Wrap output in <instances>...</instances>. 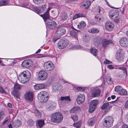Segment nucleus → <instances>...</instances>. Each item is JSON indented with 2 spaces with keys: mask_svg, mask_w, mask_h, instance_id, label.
I'll use <instances>...</instances> for the list:
<instances>
[{
  "mask_svg": "<svg viewBox=\"0 0 128 128\" xmlns=\"http://www.w3.org/2000/svg\"><path fill=\"white\" fill-rule=\"evenodd\" d=\"M31 77L30 72L27 70L21 72L18 77L19 80L22 83H26L28 81Z\"/></svg>",
  "mask_w": 128,
  "mask_h": 128,
  "instance_id": "obj_1",
  "label": "nucleus"
},
{
  "mask_svg": "<svg viewBox=\"0 0 128 128\" xmlns=\"http://www.w3.org/2000/svg\"><path fill=\"white\" fill-rule=\"evenodd\" d=\"M63 119V116L60 112H56L53 114L51 117V121L54 122L57 124L61 122Z\"/></svg>",
  "mask_w": 128,
  "mask_h": 128,
  "instance_id": "obj_2",
  "label": "nucleus"
},
{
  "mask_svg": "<svg viewBox=\"0 0 128 128\" xmlns=\"http://www.w3.org/2000/svg\"><path fill=\"white\" fill-rule=\"evenodd\" d=\"M49 98L48 94L44 91H41L38 94V98L40 102L42 103L46 102Z\"/></svg>",
  "mask_w": 128,
  "mask_h": 128,
  "instance_id": "obj_3",
  "label": "nucleus"
},
{
  "mask_svg": "<svg viewBox=\"0 0 128 128\" xmlns=\"http://www.w3.org/2000/svg\"><path fill=\"white\" fill-rule=\"evenodd\" d=\"M114 120L112 117L109 116H106L104 119L103 125L106 127L109 128L112 126Z\"/></svg>",
  "mask_w": 128,
  "mask_h": 128,
  "instance_id": "obj_4",
  "label": "nucleus"
},
{
  "mask_svg": "<svg viewBox=\"0 0 128 128\" xmlns=\"http://www.w3.org/2000/svg\"><path fill=\"white\" fill-rule=\"evenodd\" d=\"M66 30L63 27L61 26H59L57 28L56 35L58 38H60L61 36L66 34Z\"/></svg>",
  "mask_w": 128,
  "mask_h": 128,
  "instance_id": "obj_5",
  "label": "nucleus"
},
{
  "mask_svg": "<svg viewBox=\"0 0 128 128\" xmlns=\"http://www.w3.org/2000/svg\"><path fill=\"white\" fill-rule=\"evenodd\" d=\"M68 40L66 38H63L60 40L58 43V48L62 49L66 48L68 44Z\"/></svg>",
  "mask_w": 128,
  "mask_h": 128,
  "instance_id": "obj_6",
  "label": "nucleus"
},
{
  "mask_svg": "<svg viewBox=\"0 0 128 128\" xmlns=\"http://www.w3.org/2000/svg\"><path fill=\"white\" fill-rule=\"evenodd\" d=\"M44 70L48 71L52 70L54 67V64L49 62H46L44 64Z\"/></svg>",
  "mask_w": 128,
  "mask_h": 128,
  "instance_id": "obj_7",
  "label": "nucleus"
},
{
  "mask_svg": "<svg viewBox=\"0 0 128 128\" xmlns=\"http://www.w3.org/2000/svg\"><path fill=\"white\" fill-rule=\"evenodd\" d=\"M102 40L103 38L99 36L96 37L93 40L94 46L97 47L99 46L101 44Z\"/></svg>",
  "mask_w": 128,
  "mask_h": 128,
  "instance_id": "obj_8",
  "label": "nucleus"
},
{
  "mask_svg": "<svg viewBox=\"0 0 128 128\" xmlns=\"http://www.w3.org/2000/svg\"><path fill=\"white\" fill-rule=\"evenodd\" d=\"M56 103L53 101H49L46 105L47 109L50 111L54 110L56 108Z\"/></svg>",
  "mask_w": 128,
  "mask_h": 128,
  "instance_id": "obj_9",
  "label": "nucleus"
},
{
  "mask_svg": "<svg viewBox=\"0 0 128 128\" xmlns=\"http://www.w3.org/2000/svg\"><path fill=\"white\" fill-rule=\"evenodd\" d=\"M32 64V62L31 60L28 59L24 60L21 64L22 66L25 68H28Z\"/></svg>",
  "mask_w": 128,
  "mask_h": 128,
  "instance_id": "obj_10",
  "label": "nucleus"
},
{
  "mask_svg": "<svg viewBox=\"0 0 128 128\" xmlns=\"http://www.w3.org/2000/svg\"><path fill=\"white\" fill-rule=\"evenodd\" d=\"M124 52L122 50H120L117 52L116 54V58L118 60L120 61L123 60Z\"/></svg>",
  "mask_w": 128,
  "mask_h": 128,
  "instance_id": "obj_11",
  "label": "nucleus"
},
{
  "mask_svg": "<svg viewBox=\"0 0 128 128\" xmlns=\"http://www.w3.org/2000/svg\"><path fill=\"white\" fill-rule=\"evenodd\" d=\"M47 73L44 70H41L38 73L39 77L42 80H45L47 78Z\"/></svg>",
  "mask_w": 128,
  "mask_h": 128,
  "instance_id": "obj_12",
  "label": "nucleus"
},
{
  "mask_svg": "<svg viewBox=\"0 0 128 128\" xmlns=\"http://www.w3.org/2000/svg\"><path fill=\"white\" fill-rule=\"evenodd\" d=\"M62 86V85L59 83H55L52 87V91L55 92L61 90Z\"/></svg>",
  "mask_w": 128,
  "mask_h": 128,
  "instance_id": "obj_13",
  "label": "nucleus"
},
{
  "mask_svg": "<svg viewBox=\"0 0 128 128\" xmlns=\"http://www.w3.org/2000/svg\"><path fill=\"white\" fill-rule=\"evenodd\" d=\"M24 97L26 101H32L33 100V93L30 92H26L24 94Z\"/></svg>",
  "mask_w": 128,
  "mask_h": 128,
  "instance_id": "obj_14",
  "label": "nucleus"
},
{
  "mask_svg": "<svg viewBox=\"0 0 128 128\" xmlns=\"http://www.w3.org/2000/svg\"><path fill=\"white\" fill-rule=\"evenodd\" d=\"M112 42L111 40H108L105 38L103 39L101 44L104 48H105L109 45L112 44Z\"/></svg>",
  "mask_w": 128,
  "mask_h": 128,
  "instance_id": "obj_15",
  "label": "nucleus"
},
{
  "mask_svg": "<svg viewBox=\"0 0 128 128\" xmlns=\"http://www.w3.org/2000/svg\"><path fill=\"white\" fill-rule=\"evenodd\" d=\"M56 23L52 20H50L48 21L46 25L50 29L54 28L56 26Z\"/></svg>",
  "mask_w": 128,
  "mask_h": 128,
  "instance_id": "obj_16",
  "label": "nucleus"
},
{
  "mask_svg": "<svg viewBox=\"0 0 128 128\" xmlns=\"http://www.w3.org/2000/svg\"><path fill=\"white\" fill-rule=\"evenodd\" d=\"M119 12L117 10H112L110 11L109 14L111 18L114 17H118L119 15Z\"/></svg>",
  "mask_w": 128,
  "mask_h": 128,
  "instance_id": "obj_17",
  "label": "nucleus"
},
{
  "mask_svg": "<svg viewBox=\"0 0 128 128\" xmlns=\"http://www.w3.org/2000/svg\"><path fill=\"white\" fill-rule=\"evenodd\" d=\"M114 24L113 23L109 22H107L105 24V27L106 30L109 31H111L113 28Z\"/></svg>",
  "mask_w": 128,
  "mask_h": 128,
  "instance_id": "obj_18",
  "label": "nucleus"
},
{
  "mask_svg": "<svg viewBox=\"0 0 128 128\" xmlns=\"http://www.w3.org/2000/svg\"><path fill=\"white\" fill-rule=\"evenodd\" d=\"M85 99V96L84 94H80L78 95L76 98V102L78 104H80L84 101Z\"/></svg>",
  "mask_w": 128,
  "mask_h": 128,
  "instance_id": "obj_19",
  "label": "nucleus"
},
{
  "mask_svg": "<svg viewBox=\"0 0 128 128\" xmlns=\"http://www.w3.org/2000/svg\"><path fill=\"white\" fill-rule=\"evenodd\" d=\"M51 8V7H49L44 14L40 15V16L43 18L44 21L49 18L50 16L49 12Z\"/></svg>",
  "mask_w": 128,
  "mask_h": 128,
  "instance_id": "obj_20",
  "label": "nucleus"
},
{
  "mask_svg": "<svg viewBox=\"0 0 128 128\" xmlns=\"http://www.w3.org/2000/svg\"><path fill=\"white\" fill-rule=\"evenodd\" d=\"M120 42L121 45L122 46L126 47L128 46V42L126 38H122L120 40Z\"/></svg>",
  "mask_w": 128,
  "mask_h": 128,
  "instance_id": "obj_21",
  "label": "nucleus"
},
{
  "mask_svg": "<svg viewBox=\"0 0 128 128\" xmlns=\"http://www.w3.org/2000/svg\"><path fill=\"white\" fill-rule=\"evenodd\" d=\"M101 93V90L99 89H96L92 93L91 95L92 97H98L100 96Z\"/></svg>",
  "mask_w": 128,
  "mask_h": 128,
  "instance_id": "obj_22",
  "label": "nucleus"
},
{
  "mask_svg": "<svg viewBox=\"0 0 128 128\" xmlns=\"http://www.w3.org/2000/svg\"><path fill=\"white\" fill-rule=\"evenodd\" d=\"M22 122L21 120L18 119L14 120L12 124L14 126L17 128L21 126Z\"/></svg>",
  "mask_w": 128,
  "mask_h": 128,
  "instance_id": "obj_23",
  "label": "nucleus"
},
{
  "mask_svg": "<svg viewBox=\"0 0 128 128\" xmlns=\"http://www.w3.org/2000/svg\"><path fill=\"white\" fill-rule=\"evenodd\" d=\"M90 1L88 0L85 1L83 3L82 5L81 6V7L82 8L88 9L90 6Z\"/></svg>",
  "mask_w": 128,
  "mask_h": 128,
  "instance_id": "obj_24",
  "label": "nucleus"
},
{
  "mask_svg": "<svg viewBox=\"0 0 128 128\" xmlns=\"http://www.w3.org/2000/svg\"><path fill=\"white\" fill-rule=\"evenodd\" d=\"M96 121L95 118L94 117L92 118L89 119L88 121L87 124L89 126H92L95 124Z\"/></svg>",
  "mask_w": 128,
  "mask_h": 128,
  "instance_id": "obj_25",
  "label": "nucleus"
},
{
  "mask_svg": "<svg viewBox=\"0 0 128 128\" xmlns=\"http://www.w3.org/2000/svg\"><path fill=\"white\" fill-rule=\"evenodd\" d=\"M71 100L69 96H61L60 101L64 102L65 103L68 102L70 101Z\"/></svg>",
  "mask_w": 128,
  "mask_h": 128,
  "instance_id": "obj_26",
  "label": "nucleus"
},
{
  "mask_svg": "<svg viewBox=\"0 0 128 128\" xmlns=\"http://www.w3.org/2000/svg\"><path fill=\"white\" fill-rule=\"evenodd\" d=\"M45 85L44 84H37L34 86V88L35 90H38L43 89L45 87Z\"/></svg>",
  "mask_w": 128,
  "mask_h": 128,
  "instance_id": "obj_27",
  "label": "nucleus"
},
{
  "mask_svg": "<svg viewBox=\"0 0 128 128\" xmlns=\"http://www.w3.org/2000/svg\"><path fill=\"white\" fill-rule=\"evenodd\" d=\"M120 69L122 70V71L120 72L121 75V76H120L121 77L124 76H126L127 75V72L126 68L124 67H121L120 68Z\"/></svg>",
  "mask_w": 128,
  "mask_h": 128,
  "instance_id": "obj_28",
  "label": "nucleus"
},
{
  "mask_svg": "<svg viewBox=\"0 0 128 128\" xmlns=\"http://www.w3.org/2000/svg\"><path fill=\"white\" fill-rule=\"evenodd\" d=\"M98 100H92L90 104L92 105V106L96 108L97 104H98Z\"/></svg>",
  "mask_w": 128,
  "mask_h": 128,
  "instance_id": "obj_29",
  "label": "nucleus"
},
{
  "mask_svg": "<svg viewBox=\"0 0 128 128\" xmlns=\"http://www.w3.org/2000/svg\"><path fill=\"white\" fill-rule=\"evenodd\" d=\"M98 100H92L90 104L92 105V106L96 108L97 104H98Z\"/></svg>",
  "mask_w": 128,
  "mask_h": 128,
  "instance_id": "obj_30",
  "label": "nucleus"
},
{
  "mask_svg": "<svg viewBox=\"0 0 128 128\" xmlns=\"http://www.w3.org/2000/svg\"><path fill=\"white\" fill-rule=\"evenodd\" d=\"M37 122L38 126L40 128H42L44 124V121L43 120H37Z\"/></svg>",
  "mask_w": 128,
  "mask_h": 128,
  "instance_id": "obj_31",
  "label": "nucleus"
},
{
  "mask_svg": "<svg viewBox=\"0 0 128 128\" xmlns=\"http://www.w3.org/2000/svg\"><path fill=\"white\" fill-rule=\"evenodd\" d=\"M86 22L84 21H81L80 23L78 25V28L80 29L86 26Z\"/></svg>",
  "mask_w": 128,
  "mask_h": 128,
  "instance_id": "obj_32",
  "label": "nucleus"
},
{
  "mask_svg": "<svg viewBox=\"0 0 128 128\" xmlns=\"http://www.w3.org/2000/svg\"><path fill=\"white\" fill-rule=\"evenodd\" d=\"M81 17H85V15L83 14H75L72 20H74Z\"/></svg>",
  "mask_w": 128,
  "mask_h": 128,
  "instance_id": "obj_33",
  "label": "nucleus"
},
{
  "mask_svg": "<svg viewBox=\"0 0 128 128\" xmlns=\"http://www.w3.org/2000/svg\"><path fill=\"white\" fill-rule=\"evenodd\" d=\"M78 32V31L74 29V30L70 31V33L71 36L76 37V36Z\"/></svg>",
  "mask_w": 128,
  "mask_h": 128,
  "instance_id": "obj_34",
  "label": "nucleus"
},
{
  "mask_svg": "<svg viewBox=\"0 0 128 128\" xmlns=\"http://www.w3.org/2000/svg\"><path fill=\"white\" fill-rule=\"evenodd\" d=\"M12 94L17 98H20L19 96L20 93L18 90H14V91L12 92Z\"/></svg>",
  "mask_w": 128,
  "mask_h": 128,
  "instance_id": "obj_35",
  "label": "nucleus"
},
{
  "mask_svg": "<svg viewBox=\"0 0 128 128\" xmlns=\"http://www.w3.org/2000/svg\"><path fill=\"white\" fill-rule=\"evenodd\" d=\"M9 0H1L0 1V5L1 6H6L8 4Z\"/></svg>",
  "mask_w": 128,
  "mask_h": 128,
  "instance_id": "obj_36",
  "label": "nucleus"
},
{
  "mask_svg": "<svg viewBox=\"0 0 128 128\" xmlns=\"http://www.w3.org/2000/svg\"><path fill=\"white\" fill-rule=\"evenodd\" d=\"M90 51L92 54L94 56H96L97 54L98 50L95 48H93L91 49Z\"/></svg>",
  "mask_w": 128,
  "mask_h": 128,
  "instance_id": "obj_37",
  "label": "nucleus"
},
{
  "mask_svg": "<svg viewBox=\"0 0 128 128\" xmlns=\"http://www.w3.org/2000/svg\"><path fill=\"white\" fill-rule=\"evenodd\" d=\"M80 109V108L78 106H76L70 110V112L74 113L76 112L79 110Z\"/></svg>",
  "mask_w": 128,
  "mask_h": 128,
  "instance_id": "obj_38",
  "label": "nucleus"
},
{
  "mask_svg": "<svg viewBox=\"0 0 128 128\" xmlns=\"http://www.w3.org/2000/svg\"><path fill=\"white\" fill-rule=\"evenodd\" d=\"M61 17L62 20H66L68 17L67 13L64 12L62 13L61 15Z\"/></svg>",
  "mask_w": 128,
  "mask_h": 128,
  "instance_id": "obj_39",
  "label": "nucleus"
},
{
  "mask_svg": "<svg viewBox=\"0 0 128 128\" xmlns=\"http://www.w3.org/2000/svg\"><path fill=\"white\" fill-rule=\"evenodd\" d=\"M28 125L29 126H34L35 124V122L32 120L29 119L27 121Z\"/></svg>",
  "mask_w": 128,
  "mask_h": 128,
  "instance_id": "obj_40",
  "label": "nucleus"
},
{
  "mask_svg": "<svg viewBox=\"0 0 128 128\" xmlns=\"http://www.w3.org/2000/svg\"><path fill=\"white\" fill-rule=\"evenodd\" d=\"M34 112L36 116H38L39 117L40 116V112L38 110L34 109Z\"/></svg>",
  "mask_w": 128,
  "mask_h": 128,
  "instance_id": "obj_41",
  "label": "nucleus"
},
{
  "mask_svg": "<svg viewBox=\"0 0 128 128\" xmlns=\"http://www.w3.org/2000/svg\"><path fill=\"white\" fill-rule=\"evenodd\" d=\"M88 32L90 33H95L98 32L99 30L97 29L94 28H92L91 30H89Z\"/></svg>",
  "mask_w": 128,
  "mask_h": 128,
  "instance_id": "obj_42",
  "label": "nucleus"
},
{
  "mask_svg": "<svg viewBox=\"0 0 128 128\" xmlns=\"http://www.w3.org/2000/svg\"><path fill=\"white\" fill-rule=\"evenodd\" d=\"M81 124V121H78L76 123H74V126L76 128H80Z\"/></svg>",
  "mask_w": 128,
  "mask_h": 128,
  "instance_id": "obj_43",
  "label": "nucleus"
},
{
  "mask_svg": "<svg viewBox=\"0 0 128 128\" xmlns=\"http://www.w3.org/2000/svg\"><path fill=\"white\" fill-rule=\"evenodd\" d=\"M127 92L125 90L122 88L119 93L121 95H125L127 94Z\"/></svg>",
  "mask_w": 128,
  "mask_h": 128,
  "instance_id": "obj_44",
  "label": "nucleus"
},
{
  "mask_svg": "<svg viewBox=\"0 0 128 128\" xmlns=\"http://www.w3.org/2000/svg\"><path fill=\"white\" fill-rule=\"evenodd\" d=\"M96 108L93 106L92 105L90 104L88 111L90 113H92L94 111Z\"/></svg>",
  "mask_w": 128,
  "mask_h": 128,
  "instance_id": "obj_45",
  "label": "nucleus"
},
{
  "mask_svg": "<svg viewBox=\"0 0 128 128\" xmlns=\"http://www.w3.org/2000/svg\"><path fill=\"white\" fill-rule=\"evenodd\" d=\"M122 88L121 86H116L115 88V90L116 92L118 93H119L120 90H122Z\"/></svg>",
  "mask_w": 128,
  "mask_h": 128,
  "instance_id": "obj_46",
  "label": "nucleus"
},
{
  "mask_svg": "<svg viewBox=\"0 0 128 128\" xmlns=\"http://www.w3.org/2000/svg\"><path fill=\"white\" fill-rule=\"evenodd\" d=\"M59 14V11L57 9L54 11V18H56L58 16Z\"/></svg>",
  "mask_w": 128,
  "mask_h": 128,
  "instance_id": "obj_47",
  "label": "nucleus"
},
{
  "mask_svg": "<svg viewBox=\"0 0 128 128\" xmlns=\"http://www.w3.org/2000/svg\"><path fill=\"white\" fill-rule=\"evenodd\" d=\"M33 9V11L35 12L36 13L39 14L41 13V10H40L37 7L34 8Z\"/></svg>",
  "mask_w": 128,
  "mask_h": 128,
  "instance_id": "obj_48",
  "label": "nucleus"
},
{
  "mask_svg": "<svg viewBox=\"0 0 128 128\" xmlns=\"http://www.w3.org/2000/svg\"><path fill=\"white\" fill-rule=\"evenodd\" d=\"M43 1L44 0H33L34 2L37 4H41Z\"/></svg>",
  "mask_w": 128,
  "mask_h": 128,
  "instance_id": "obj_49",
  "label": "nucleus"
},
{
  "mask_svg": "<svg viewBox=\"0 0 128 128\" xmlns=\"http://www.w3.org/2000/svg\"><path fill=\"white\" fill-rule=\"evenodd\" d=\"M20 88V86L19 84H18L17 83H16L14 84V90H18V89H19Z\"/></svg>",
  "mask_w": 128,
  "mask_h": 128,
  "instance_id": "obj_50",
  "label": "nucleus"
},
{
  "mask_svg": "<svg viewBox=\"0 0 128 128\" xmlns=\"http://www.w3.org/2000/svg\"><path fill=\"white\" fill-rule=\"evenodd\" d=\"M116 23H118L119 21V18L118 17H114L112 18H111Z\"/></svg>",
  "mask_w": 128,
  "mask_h": 128,
  "instance_id": "obj_51",
  "label": "nucleus"
},
{
  "mask_svg": "<svg viewBox=\"0 0 128 128\" xmlns=\"http://www.w3.org/2000/svg\"><path fill=\"white\" fill-rule=\"evenodd\" d=\"M109 104L108 102H106L104 103L102 106H101V109H104Z\"/></svg>",
  "mask_w": 128,
  "mask_h": 128,
  "instance_id": "obj_52",
  "label": "nucleus"
},
{
  "mask_svg": "<svg viewBox=\"0 0 128 128\" xmlns=\"http://www.w3.org/2000/svg\"><path fill=\"white\" fill-rule=\"evenodd\" d=\"M0 92L2 94H6L7 93L5 90L2 88V87L0 86Z\"/></svg>",
  "mask_w": 128,
  "mask_h": 128,
  "instance_id": "obj_53",
  "label": "nucleus"
},
{
  "mask_svg": "<svg viewBox=\"0 0 128 128\" xmlns=\"http://www.w3.org/2000/svg\"><path fill=\"white\" fill-rule=\"evenodd\" d=\"M72 118L74 121H76L78 120V117L77 115L74 114L72 116Z\"/></svg>",
  "mask_w": 128,
  "mask_h": 128,
  "instance_id": "obj_54",
  "label": "nucleus"
},
{
  "mask_svg": "<svg viewBox=\"0 0 128 128\" xmlns=\"http://www.w3.org/2000/svg\"><path fill=\"white\" fill-rule=\"evenodd\" d=\"M104 63L105 64H112V62L108 59H105V60L104 61Z\"/></svg>",
  "mask_w": 128,
  "mask_h": 128,
  "instance_id": "obj_55",
  "label": "nucleus"
},
{
  "mask_svg": "<svg viewBox=\"0 0 128 128\" xmlns=\"http://www.w3.org/2000/svg\"><path fill=\"white\" fill-rule=\"evenodd\" d=\"M112 78H108L106 80V81L108 83L111 84L112 83Z\"/></svg>",
  "mask_w": 128,
  "mask_h": 128,
  "instance_id": "obj_56",
  "label": "nucleus"
},
{
  "mask_svg": "<svg viewBox=\"0 0 128 128\" xmlns=\"http://www.w3.org/2000/svg\"><path fill=\"white\" fill-rule=\"evenodd\" d=\"M72 48H73L74 49H80L81 47L80 46L75 45L72 46Z\"/></svg>",
  "mask_w": 128,
  "mask_h": 128,
  "instance_id": "obj_57",
  "label": "nucleus"
},
{
  "mask_svg": "<svg viewBox=\"0 0 128 128\" xmlns=\"http://www.w3.org/2000/svg\"><path fill=\"white\" fill-rule=\"evenodd\" d=\"M60 38L57 37L56 36V37L54 36L52 38V40L54 42H55L58 40Z\"/></svg>",
  "mask_w": 128,
  "mask_h": 128,
  "instance_id": "obj_58",
  "label": "nucleus"
},
{
  "mask_svg": "<svg viewBox=\"0 0 128 128\" xmlns=\"http://www.w3.org/2000/svg\"><path fill=\"white\" fill-rule=\"evenodd\" d=\"M107 68L110 70L114 69V67L112 65H109L107 66Z\"/></svg>",
  "mask_w": 128,
  "mask_h": 128,
  "instance_id": "obj_59",
  "label": "nucleus"
},
{
  "mask_svg": "<svg viewBox=\"0 0 128 128\" xmlns=\"http://www.w3.org/2000/svg\"><path fill=\"white\" fill-rule=\"evenodd\" d=\"M124 107L125 108H128V100L126 102L125 104Z\"/></svg>",
  "mask_w": 128,
  "mask_h": 128,
  "instance_id": "obj_60",
  "label": "nucleus"
},
{
  "mask_svg": "<svg viewBox=\"0 0 128 128\" xmlns=\"http://www.w3.org/2000/svg\"><path fill=\"white\" fill-rule=\"evenodd\" d=\"M40 8L43 10H44L46 8L45 6H41Z\"/></svg>",
  "mask_w": 128,
  "mask_h": 128,
  "instance_id": "obj_61",
  "label": "nucleus"
},
{
  "mask_svg": "<svg viewBox=\"0 0 128 128\" xmlns=\"http://www.w3.org/2000/svg\"><path fill=\"white\" fill-rule=\"evenodd\" d=\"M78 90H79L80 91H83L84 90V88L82 87H78Z\"/></svg>",
  "mask_w": 128,
  "mask_h": 128,
  "instance_id": "obj_62",
  "label": "nucleus"
},
{
  "mask_svg": "<svg viewBox=\"0 0 128 128\" xmlns=\"http://www.w3.org/2000/svg\"><path fill=\"white\" fill-rule=\"evenodd\" d=\"M122 128H128V126L126 124H124L122 125Z\"/></svg>",
  "mask_w": 128,
  "mask_h": 128,
  "instance_id": "obj_63",
  "label": "nucleus"
},
{
  "mask_svg": "<svg viewBox=\"0 0 128 128\" xmlns=\"http://www.w3.org/2000/svg\"><path fill=\"white\" fill-rule=\"evenodd\" d=\"M125 118L126 121L128 122V113L125 116Z\"/></svg>",
  "mask_w": 128,
  "mask_h": 128,
  "instance_id": "obj_64",
  "label": "nucleus"
}]
</instances>
